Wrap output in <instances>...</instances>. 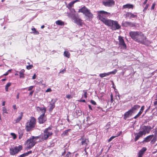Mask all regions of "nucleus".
I'll use <instances>...</instances> for the list:
<instances>
[{"label":"nucleus","mask_w":157,"mask_h":157,"mask_svg":"<svg viewBox=\"0 0 157 157\" xmlns=\"http://www.w3.org/2000/svg\"><path fill=\"white\" fill-rule=\"evenodd\" d=\"M129 35L135 41L140 44H145L147 38L142 32L138 31H131L129 32Z\"/></svg>","instance_id":"nucleus-1"},{"label":"nucleus","mask_w":157,"mask_h":157,"mask_svg":"<svg viewBox=\"0 0 157 157\" xmlns=\"http://www.w3.org/2000/svg\"><path fill=\"white\" fill-rule=\"evenodd\" d=\"M36 123V119L33 117H31L25 124V129L26 131L29 132L33 130L35 127Z\"/></svg>","instance_id":"nucleus-2"},{"label":"nucleus","mask_w":157,"mask_h":157,"mask_svg":"<svg viewBox=\"0 0 157 157\" xmlns=\"http://www.w3.org/2000/svg\"><path fill=\"white\" fill-rule=\"evenodd\" d=\"M39 139V137L32 136L26 141L25 144L26 145V149L29 150L32 148L36 143V140Z\"/></svg>","instance_id":"nucleus-3"},{"label":"nucleus","mask_w":157,"mask_h":157,"mask_svg":"<svg viewBox=\"0 0 157 157\" xmlns=\"http://www.w3.org/2000/svg\"><path fill=\"white\" fill-rule=\"evenodd\" d=\"M51 128L49 127L46 128L44 131V134L38 136L40 139L39 141L41 142L46 140L50 136H51L52 134V132L51 131Z\"/></svg>","instance_id":"nucleus-4"},{"label":"nucleus","mask_w":157,"mask_h":157,"mask_svg":"<svg viewBox=\"0 0 157 157\" xmlns=\"http://www.w3.org/2000/svg\"><path fill=\"white\" fill-rule=\"evenodd\" d=\"M97 18L102 22L105 20L107 17L110 15V13L104 10H100L97 12Z\"/></svg>","instance_id":"nucleus-5"},{"label":"nucleus","mask_w":157,"mask_h":157,"mask_svg":"<svg viewBox=\"0 0 157 157\" xmlns=\"http://www.w3.org/2000/svg\"><path fill=\"white\" fill-rule=\"evenodd\" d=\"M152 129L151 126L144 125L140 127V131L143 135H145L146 133H149Z\"/></svg>","instance_id":"nucleus-6"},{"label":"nucleus","mask_w":157,"mask_h":157,"mask_svg":"<svg viewBox=\"0 0 157 157\" xmlns=\"http://www.w3.org/2000/svg\"><path fill=\"white\" fill-rule=\"evenodd\" d=\"M22 149V147L21 145H19L18 147L16 146L14 148H11L10 149V154L11 155H14Z\"/></svg>","instance_id":"nucleus-7"},{"label":"nucleus","mask_w":157,"mask_h":157,"mask_svg":"<svg viewBox=\"0 0 157 157\" xmlns=\"http://www.w3.org/2000/svg\"><path fill=\"white\" fill-rule=\"evenodd\" d=\"M74 22L78 25L82 26L84 24L83 21L78 17L74 16L73 17Z\"/></svg>","instance_id":"nucleus-8"},{"label":"nucleus","mask_w":157,"mask_h":157,"mask_svg":"<svg viewBox=\"0 0 157 157\" xmlns=\"http://www.w3.org/2000/svg\"><path fill=\"white\" fill-rule=\"evenodd\" d=\"M81 141V144L82 145L84 146L85 147H87L89 144V141L88 138H85L84 136L81 137L79 139Z\"/></svg>","instance_id":"nucleus-9"},{"label":"nucleus","mask_w":157,"mask_h":157,"mask_svg":"<svg viewBox=\"0 0 157 157\" xmlns=\"http://www.w3.org/2000/svg\"><path fill=\"white\" fill-rule=\"evenodd\" d=\"M102 3L105 6L111 7L115 4V2L113 0H107L103 1Z\"/></svg>","instance_id":"nucleus-10"},{"label":"nucleus","mask_w":157,"mask_h":157,"mask_svg":"<svg viewBox=\"0 0 157 157\" xmlns=\"http://www.w3.org/2000/svg\"><path fill=\"white\" fill-rule=\"evenodd\" d=\"M122 26L125 27H135L136 26L135 23L131 22L125 21L122 23Z\"/></svg>","instance_id":"nucleus-11"},{"label":"nucleus","mask_w":157,"mask_h":157,"mask_svg":"<svg viewBox=\"0 0 157 157\" xmlns=\"http://www.w3.org/2000/svg\"><path fill=\"white\" fill-rule=\"evenodd\" d=\"M112 23L113 24H112L111 27L113 30H116L119 29L121 28V26L117 21L113 20Z\"/></svg>","instance_id":"nucleus-12"},{"label":"nucleus","mask_w":157,"mask_h":157,"mask_svg":"<svg viewBox=\"0 0 157 157\" xmlns=\"http://www.w3.org/2000/svg\"><path fill=\"white\" fill-rule=\"evenodd\" d=\"M119 41V45L121 47V48L125 49L126 48V45L122 37L120 36L118 37Z\"/></svg>","instance_id":"nucleus-13"},{"label":"nucleus","mask_w":157,"mask_h":157,"mask_svg":"<svg viewBox=\"0 0 157 157\" xmlns=\"http://www.w3.org/2000/svg\"><path fill=\"white\" fill-rule=\"evenodd\" d=\"M47 120V118L45 114H42L38 118V122L40 124L44 123Z\"/></svg>","instance_id":"nucleus-14"},{"label":"nucleus","mask_w":157,"mask_h":157,"mask_svg":"<svg viewBox=\"0 0 157 157\" xmlns=\"http://www.w3.org/2000/svg\"><path fill=\"white\" fill-rule=\"evenodd\" d=\"M133 14L131 12H127L125 14V16L126 17H129V18L131 19L132 18H136L137 17V15L136 14V13Z\"/></svg>","instance_id":"nucleus-15"},{"label":"nucleus","mask_w":157,"mask_h":157,"mask_svg":"<svg viewBox=\"0 0 157 157\" xmlns=\"http://www.w3.org/2000/svg\"><path fill=\"white\" fill-rule=\"evenodd\" d=\"M132 113V112L129 109L128 111L126 112L123 115L124 119L125 120H126L127 118L131 116Z\"/></svg>","instance_id":"nucleus-16"},{"label":"nucleus","mask_w":157,"mask_h":157,"mask_svg":"<svg viewBox=\"0 0 157 157\" xmlns=\"http://www.w3.org/2000/svg\"><path fill=\"white\" fill-rule=\"evenodd\" d=\"M113 21V20L107 19V18L102 22L105 25L109 27H111L112 25V24H113V23H112Z\"/></svg>","instance_id":"nucleus-17"},{"label":"nucleus","mask_w":157,"mask_h":157,"mask_svg":"<svg viewBox=\"0 0 157 157\" xmlns=\"http://www.w3.org/2000/svg\"><path fill=\"white\" fill-rule=\"evenodd\" d=\"M84 15L87 17V19L89 21L91 20L94 17L93 15L90 12V10L84 14Z\"/></svg>","instance_id":"nucleus-18"},{"label":"nucleus","mask_w":157,"mask_h":157,"mask_svg":"<svg viewBox=\"0 0 157 157\" xmlns=\"http://www.w3.org/2000/svg\"><path fill=\"white\" fill-rule=\"evenodd\" d=\"M57 99H55L53 100V99H52L51 101L52 103L50 104V107L49 109V111H52L53 109L55 108V103Z\"/></svg>","instance_id":"nucleus-19"},{"label":"nucleus","mask_w":157,"mask_h":157,"mask_svg":"<svg viewBox=\"0 0 157 157\" xmlns=\"http://www.w3.org/2000/svg\"><path fill=\"white\" fill-rule=\"evenodd\" d=\"M89 9H88L85 6H84L79 9L78 12L82 13L84 14L89 11Z\"/></svg>","instance_id":"nucleus-20"},{"label":"nucleus","mask_w":157,"mask_h":157,"mask_svg":"<svg viewBox=\"0 0 157 157\" xmlns=\"http://www.w3.org/2000/svg\"><path fill=\"white\" fill-rule=\"evenodd\" d=\"M147 150V148L145 147H143L141 150H140L138 154V156L142 157L144 153Z\"/></svg>","instance_id":"nucleus-21"},{"label":"nucleus","mask_w":157,"mask_h":157,"mask_svg":"<svg viewBox=\"0 0 157 157\" xmlns=\"http://www.w3.org/2000/svg\"><path fill=\"white\" fill-rule=\"evenodd\" d=\"M143 135L142 134L140 131H139L138 133L135 134V137L134 139L135 141H137L140 137L142 136Z\"/></svg>","instance_id":"nucleus-22"},{"label":"nucleus","mask_w":157,"mask_h":157,"mask_svg":"<svg viewBox=\"0 0 157 157\" xmlns=\"http://www.w3.org/2000/svg\"><path fill=\"white\" fill-rule=\"evenodd\" d=\"M123 9H133L134 7V6L131 4H127L124 5L123 6Z\"/></svg>","instance_id":"nucleus-23"},{"label":"nucleus","mask_w":157,"mask_h":157,"mask_svg":"<svg viewBox=\"0 0 157 157\" xmlns=\"http://www.w3.org/2000/svg\"><path fill=\"white\" fill-rule=\"evenodd\" d=\"M140 108V106L138 105H135L133 106V107L130 110L132 112L134 113L135 111L139 109Z\"/></svg>","instance_id":"nucleus-24"},{"label":"nucleus","mask_w":157,"mask_h":157,"mask_svg":"<svg viewBox=\"0 0 157 157\" xmlns=\"http://www.w3.org/2000/svg\"><path fill=\"white\" fill-rule=\"evenodd\" d=\"M23 113L22 112H21L20 113L19 116L15 120V123H19L20 121L21 120L23 116Z\"/></svg>","instance_id":"nucleus-25"},{"label":"nucleus","mask_w":157,"mask_h":157,"mask_svg":"<svg viewBox=\"0 0 157 157\" xmlns=\"http://www.w3.org/2000/svg\"><path fill=\"white\" fill-rule=\"evenodd\" d=\"M153 136V135H151L148 136L144 138V140L143 141V142L147 143L149 142L150 141Z\"/></svg>","instance_id":"nucleus-26"},{"label":"nucleus","mask_w":157,"mask_h":157,"mask_svg":"<svg viewBox=\"0 0 157 157\" xmlns=\"http://www.w3.org/2000/svg\"><path fill=\"white\" fill-rule=\"evenodd\" d=\"M56 24L58 25L64 26V22L60 20H59L56 21Z\"/></svg>","instance_id":"nucleus-27"},{"label":"nucleus","mask_w":157,"mask_h":157,"mask_svg":"<svg viewBox=\"0 0 157 157\" xmlns=\"http://www.w3.org/2000/svg\"><path fill=\"white\" fill-rule=\"evenodd\" d=\"M25 70L23 69L21 70L19 72V77L21 78H25L24 72Z\"/></svg>","instance_id":"nucleus-28"},{"label":"nucleus","mask_w":157,"mask_h":157,"mask_svg":"<svg viewBox=\"0 0 157 157\" xmlns=\"http://www.w3.org/2000/svg\"><path fill=\"white\" fill-rule=\"evenodd\" d=\"M71 129H68L64 131L62 134V135L63 136H67L68 135V132H69L71 131Z\"/></svg>","instance_id":"nucleus-29"},{"label":"nucleus","mask_w":157,"mask_h":157,"mask_svg":"<svg viewBox=\"0 0 157 157\" xmlns=\"http://www.w3.org/2000/svg\"><path fill=\"white\" fill-rule=\"evenodd\" d=\"M36 109H39L41 111L42 113V114H45L46 111V109L45 108H42L40 107H36Z\"/></svg>","instance_id":"nucleus-30"},{"label":"nucleus","mask_w":157,"mask_h":157,"mask_svg":"<svg viewBox=\"0 0 157 157\" xmlns=\"http://www.w3.org/2000/svg\"><path fill=\"white\" fill-rule=\"evenodd\" d=\"M63 55L65 56L68 58L70 57V54L68 51H64L63 53Z\"/></svg>","instance_id":"nucleus-31"},{"label":"nucleus","mask_w":157,"mask_h":157,"mask_svg":"<svg viewBox=\"0 0 157 157\" xmlns=\"http://www.w3.org/2000/svg\"><path fill=\"white\" fill-rule=\"evenodd\" d=\"M74 4V2L73 1L71 2L68 4V6H67V7L68 9H70L73 6Z\"/></svg>","instance_id":"nucleus-32"},{"label":"nucleus","mask_w":157,"mask_h":157,"mask_svg":"<svg viewBox=\"0 0 157 157\" xmlns=\"http://www.w3.org/2000/svg\"><path fill=\"white\" fill-rule=\"evenodd\" d=\"M157 140V137L156 136L154 137L153 139L151 140L150 142L151 144H154Z\"/></svg>","instance_id":"nucleus-33"},{"label":"nucleus","mask_w":157,"mask_h":157,"mask_svg":"<svg viewBox=\"0 0 157 157\" xmlns=\"http://www.w3.org/2000/svg\"><path fill=\"white\" fill-rule=\"evenodd\" d=\"M109 75V74L108 73H101L99 74L101 78Z\"/></svg>","instance_id":"nucleus-34"},{"label":"nucleus","mask_w":157,"mask_h":157,"mask_svg":"<svg viewBox=\"0 0 157 157\" xmlns=\"http://www.w3.org/2000/svg\"><path fill=\"white\" fill-rule=\"evenodd\" d=\"M18 134H19V139H21L22 138V136L23 135V132L20 130V131H18Z\"/></svg>","instance_id":"nucleus-35"},{"label":"nucleus","mask_w":157,"mask_h":157,"mask_svg":"<svg viewBox=\"0 0 157 157\" xmlns=\"http://www.w3.org/2000/svg\"><path fill=\"white\" fill-rule=\"evenodd\" d=\"M11 83L10 82L8 83L5 86V90L6 91H8V88L11 86Z\"/></svg>","instance_id":"nucleus-36"},{"label":"nucleus","mask_w":157,"mask_h":157,"mask_svg":"<svg viewBox=\"0 0 157 157\" xmlns=\"http://www.w3.org/2000/svg\"><path fill=\"white\" fill-rule=\"evenodd\" d=\"M75 113H76L77 114V117L78 116H79L81 115L82 114L81 111L79 110H76Z\"/></svg>","instance_id":"nucleus-37"},{"label":"nucleus","mask_w":157,"mask_h":157,"mask_svg":"<svg viewBox=\"0 0 157 157\" xmlns=\"http://www.w3.org/2000/svg\"><path fill=\"white\" fill-rule=\"evenodd\" d=\"M32 30L33 31V33H34V34L37 35L39 34V32L38 31H36L35 28H32Z\"/></svg>","instance_id":"nucleus-38"},{"label":"nucleus","mask_w":157,"mask_h":157,"mask_svg":"<svg viewBox=\"0 0 157 157\" xmlns=\"http://www.w3.org/2000/svg\"><path fill=\"white\" fill-rule=\"evenodd\" d=\"M96 108L97 109H96V110L99 112H102L104 111L103 110L102 108L100 107L99 106H98Z\"/></svg>","instance_id":"nucleus-39"},{"label":"nucleus","mask_w":157,"mask_h":157,"mask_svg":"<svg viewBox=\"0 0 157 157\" xmlns=\"http://www.w3.org/2000/svg\"><path fill=\"white\" fill-rule=\"evenodd\" d=\"M142 113L140 112L138 113L134 117V118L136 119L138 118L142 114Z\"/></svg>","instance_id":"nucleus-40"},{"label":"nucleus","mask_w":157,"mask_h":157,"mask_svg":"<svg viewBox=\"0 0 157 157\" xmlns=\"http://www.w3.org/2000/svg\"><path fill=\"white\" fill-rule=\"evenodd\" d=\"M142 113L140 112L138 113L134 117V118L136 119L138 118L142 114Z\"/></svg>","instance_id":"nucleus-41"},{"label":"nucleus","mask_w":157,"mask_h":157,"mask_svg":"<svg viewBox=\"0 0 157 157\" xmlns=\"http://www.w3.org/2000/svg\"><path fill=\"white\" fill-rule=\"evenodd\" d=\"M142 113L140 112L138 113L134 117V118L136 119L138 118L142 114Z\"/></svg>","instance_id":"nucleus-42"},{"label":"nucleus","mask_w":157,"mask_h":157,"mask_svg":"<svg viewBox=\"0 0 157 157\" xmlns=\"http://www.w3.org/2000/svg\"><path fill=\"white\" fill-rule=\"evenodd\" d=\"M142 113L140 112L138 113L134 117V118L136 119L138 118L142 114Z\"/></svg>","instance_id":"nucleus-43"},{"label":"nucleus","mask_w":157,"mask_h":157,"mask_svg":"<svg viewBox=\"0 0 157 157\" xmlns=\"http://www.w3.org/2000/svg\"><path fill=\"white\" fill-rule=\"evenodd\" d=\"M142 113L140 112L138 113L134 117V118L136 119L138 118L142 114Z\"/></svg>","instance_id":"nucleus-44"},{"label":"nucleus","mask_w":157,"mask_h":157,"mask_svg":"<svg viewBox=\"0 0 157 157\" xmlns=\"http://www.w3.org/2000/svg\"><path fill=\"white\" fill-rule=\"evenodd\" d=\"M142 113L140 112L138 113L134 117V118L136 119L138 118L142 114Z\"/></svg>","instance_id":"nucleus-45"},{"label":"nucleus","mask_w":157,"mask_h":157,"mask_svg":"<svg viewBox=\"0 0 157 157\" xmlns=\"http://www.w3.org/2000/svg\"><path fill=\"white\" fill-rule=\"evenodd\" d=\"M2 111H3V114H4V113L7 114L8 113L7 111V109L5 107H3V108Z\"/></svg>","instance_id":"nucleus-46"},{"label":"nucleus","mask_w":157,"mask_h":157,"mask_svg":"<svg viewBox=\"0 0 157 157\" xmlns=\"http://www.w3.org/2000/svg\"><path fill=\"white\" fill-rule=\"evenodd\" d=\"M33 65H30L27 66L26 67V69L28 70H30L33 67Z\"/></svg>","instance_id":"nucleus-47"},{"label":"nucleus","mask_w":157,"mask_h":157,"mask_svg":"<svg viewBox=\"0 0 157 157\" xmlns=\"http://www.w3.org/2000/svg\"><path fill=\"white\" fill-rule=\"evenodd\" d=\"M10 135L13 137V138L14 139H16L17 136L16 135L15 133H11Z\"/></svg>","instance_id":"nucleus-48"},{"label":"nucleus","mask_w":157,"mask_h":157,"mask_svg":"<svg viewBox=\"0 0 157 157\" xmlns=\"http://www.w3.org/2000/svg\"><path fill=\"white\" fill-rule=\"evenodd\" d=\"M71 153L70 152H68L65 155V157H71Z\"/></svg>","instance_id":"nucleus-49"},{"label":"nucleus","mask_w":157,"mask_h":157,"mask_svg":"<svg viewBox=\"0 0 157 157\" xmlns=\"http://www.w3.org/2000/svg\"><path fill=\"white\" fill-rule=\"evenodd\" d=\"M34 87V86H29V87H28V90L29 91H32V90H33V87Z\"/></svg>","instance_id":"nucleus-50"},{"label":"nucleus","mask_w":157,"mask_h":157,"mask_svg":"<svg viewBox=\"0 0 157 157\" xmlns=\"http://www.w3.org/2000/svg\"><path fill=\"white\" fill-rule=\"evenodd\" d=\"M83 92H84V97L85 98H87V92L86 91V90H83Z\"/></svg>","instance_id":"nucleus-51"},{"label":"nucleus","mask_w":157,"mask_h":157,"mask_svg":"<svg viewBox=\"0 0 157 157\" xmlns=\"http://www.w3.org/2000/svg\"><path fill=\"white\" fill-rule=\"evenodd\" d=\"M116 137V136H111L108 140V142H110L113 139Z\"/></svg>","instance_id":"nucleus-52"},{"label":"nucleus","mask_w":157,"mask_h":157,"mask_svg":"<svg viewBox=\"0 0 157 157\" xmlns=\"http://www.w3.org/2000/svg\"><path fill=\"white\" fill-rule=\"evenodd\" d=\"M27 156L26 154V153H23L21 155H20L18 157H25V156Z\"/></svg>","instance_id":"nucleus-53"},{"label":"nucleus","mask_w":157,"mask_h":157,"mask_svg":"<svg viewBox=\"0 0 157 157\" xmlns=\"http://www.w3.org/2000/svg\"><path fill=\"white\" fill-rule=\"evenodd\" d=\"M117 72V70H115L114 71H111V72H108V73L109 74V75L111 74H115Z\"/></svg>","instance_id":"nucleus-54"},{"label":"nucleus","mask_w":157,"mask_h":157,"mask_svg":"<svg viewBox=\"0 0 157 157\" xmlns=\"http://www.w3.org/2000/svg\"><path fill=\"white\" fill-rule=\"evenodd\" d=\"M149 6V5L147 4H146L144 9L143 11H146L148 8Z\"/></svg>","instance_id":"nucleus-55"},{"label":"nucleus","mask_w":157,"mask_h":157,"mask_svg":"<svg viewBox=\"0 0 157 157\" xmlns=\"http://www.w3.org/2000/svg\"><path fill=\"white\" fill-rule=\"evenodd\" d=\"M144 105H143L141 107V108L140 109V112H141V113H143L144 111Z\"/></svg>","instance_id":"nucleus-56"},{"label":"nucleus","mask_w":157,"mask_h":157,"mask_svg":"<svg viewBox=\"0 0 157 157\" xmlns=\"http://www.w3.org/2000/svg\"><path fill=\"white\" fill-rule=\"evenodd\" d=\"M90 103L94 105H96V103L93 100L90 101Z\"/></svg>","instance_id":"nucleus-57"},{"label":"nucleus","mask_w":157,"mask_h":157,"mask_svg":"<svg viewBox=\"0 0 157 157\" xmlns=\"http://www.w3.org/2000/svg\"><path fill=\"white\" fill-rule=\"evenodd\" d=\"M153 148L155 150V151L153 152L152 153L153 154L155 153H156L157 152V146L156 147H155V146Z\"/></svg>","instance_id":"nucleus-58"},{"label":"nucleus","mask_w":157,"mask_h":157,"mask_svg":"<svg viewBox=\"0 0 157 157\" xmlns=\"http://www.w3.org/2000/svg\"><path fill=\"white\" fill-rule=\"evenodd\" d=\"M66 98L67 99H70L71 98H72V97L71 96V95L70 94L67 95H66Z\"/></svg>","instance_id":"nucleus-59"},{"label":"nucleus","mask_w":157,"mask_h":157,"mask_svg":"<svg viewBox=\"0 0 157 157\" xmlns=\"http://www.w3.org/2000/svg\"><path fill=\"white\" fill-rule=\"evenodd\" d=\"M155 3H154L152 4V6L151 7V9L153 10H154L155 7Z\"/></svg>","instance_id":"nucleus-60"},{"label":"nucleus","mask_w":157,"mask_h":157,"mask_svg":"<svg viewBox=\"0 0 157 157\" xmlns=\"http://www.w3.org/2000/svg\"><path fill=\"white\" fill-rule=\"evenodd\" d=\"M154 105L155 106L157 105V98H156L155 99Z\"/></svg>","instance_id":"nucleus-61"},{"label":"nucleus","mask_w":157,"mask_h":157,"mask_svg":"<svg viewBox=\"0 0 157 157\" xmlns=\"http://www.w3.org/2000/svg\"><path fill=\"white\" fill-rule=\"evenodd\" d=\"M111 102V103L113 102V96L112 94H111V100H110Z\"/></svg>","instance_id":"nucleus-62"},{"label":"nucleus","mask_w":157,"mask_h":157,"mask_svg":"<svg viewBox=\"0 0 157 157\" xmlns=\"http://www.w3.org/2000/svg\"><path fill=\"white\" fill-rule=\"evenodd\" d=\"M88 148V147H85L84 150V151H85V153H86V155L87 156L88 155V153L86 151V149Z\"/></svg>","instance_id":"nucleus-63"},{"label":"nucleus","mask_w":157,"mask_h":157,"mask_svg":"<svg viewBox=\"0 0 157 157\" xmlns=\"http://www.w3.org/2000/svg\"><path fill=\"white\" fill-rule=\"evenodd\" d=\"M52 91L51 89L50 88H49L46 90V92H51Z\"/></svg>","instance_id":"nucleus-64"}]
</instances>
